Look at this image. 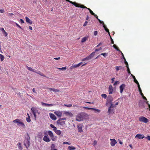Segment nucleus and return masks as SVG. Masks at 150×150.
<instances>
[{"mask_svg":"<svg viewBox=\"0 0 150 150\" xmlns=\"http://www.w3.org/2000/svg\"><path fill=\"white\" fill-rule=\"evenodd\" d=\"M87 115V114L84 112L80 113L76 116V120L78 121L83 120L85 118Z\"/></svg>","mask_w":150,"mask_h":150,"instance_id":"nucleus-1","label":"nucleus"},{"mask_svg":"<svg viewBox=\"0 0 150 150\" xmlns=\"http://www.w3.org/2000/svg\"><path fill=\"white\" fill-rule=\"evenodd\" d=\"M13 122L14 123H17V125L18 126H21L23 128L25 127V126L24 123L19 119H16L13 120Z\"/></svg>","mask_w":150,"mask_h":150,"instance_id":"nucleus-2","label":"nucleus"},{"mask_svg":"<svg viewBox=\"0 0 150 150\" xmlns=\"http://www.w3.org/2000/svg\"><path fill=\"white\" fill-rule=\"evenodd\" d=\"M109 104H110V106L108 108V113L109 115H110L111 113L113 112L114 110L112 108H115L116 107V106L113 105L112 103H110Z\"/></svg>","mask_w":150,"mask_h":150,"instance_id":"nucleus-3","label":"nucleus"},{"mask_svg":"<svg viewBox=\"0 0 150 150\" xmlns=\"http://www.w3.org/2000/svg\"><path fill=\"white\" fill-rule=\"evenodd\" d=\"M113 100V98L111 96H108L107 98V101L105 103L106 106H108L109 103H112Z\"/></svg>","mask_w":150,"mask_h":150,"instance_id":"nucleus-4","label":"nucleus"},{"mask_svg":"<svg viewBox=\"0 0 150 150\" xmlns=\"http://www.w3.org/2000/svg\"><path fill=\"white\" fill-rule=\"evenodd\" d=\"M31 110L35 118H36V113H37L38 114H40L39 112H38V110L36 108L34 107H32L31 108Z\"/></svg>","mask_w":150,"mask_h":150,"instance_id":"nucleus-5","label":"nucleus"},{"mask_svg":"<svg viewBox=\"0 0 150 150\" xmlns=\"http://www.w3.org/2000/svg\"><path fill=\"white\" fill-rule=\"evenodd\" d=\"M139 121L145 123H146L149 122V120L147 118L143 116L140 117H139Z\"/></svg>","mask_w":150,"mask_h":150,"instance_id":"nucleus-6","label":"nucleus"},{"mask_svg":"<svg viewBox=\"0 0 150 150\" xmlns=\"http://www.w3.org/2000/svg\"><path fill=\"white\" fill-rule=\"evenodd\" d=\"M57 123L59 126H63L65 124V122L63 120H62L61 119H59Z\"/></svg>","mask_w":150,"mask_h":150,"instance_id":"nucleus-7","label":"nucleus"},{"mask_svg":"<svg viewBox=\"0 0 150 150\" xmlns=\"http://www.w3.org/2000/svg\"><path fill=\"white\" fill-rule=\"evenodd\" d=\"M144 104V102L143 101L140 100L139 102L138 105L139 107L140 108L143 109L145 108Z\"/></svg>","mask_w":150,"mask_h":150,"instance_id":"nucleus-8","label":"nucleus"},{"mask_svg":"<svg viewBox=\"0 0 150 150\" xmlns=\"http://www.w3.org/2000/svg\"><path fill=\"white\" fill-rule=\"evenodd\" d=\"M95 53V52H92L89 56L86 57V59L89 60L91 59L94 56Z\"/></svg>","mask_w":150,"mask_h":150,"instance_id":"nucleus-9","label":"nucleus"},{"mask_svg":"<svg viewBox=\"0 0 150 150\" xmlns=\"http://www.w3.org/2000/svg\"><path fill=\"white\" fill-rule=\"evenodd\" d=\"M111 141L110 144L112 146H115L116 144L117 143V142L116 140L114 139H110Z\"/></svg>","mask_w":150,"mask_h":150,"instance_id":"nucleus-10","label":"nucleus"},{"mask_svg":"<svg viewBox=\"0 0 150 150\" xmlns=\"http://www.w3.org/2000/svg\"><path fill=\"white\" fill-rule=\"evenodd\" d=\"M77 6H76L77 7H80L82 8H86L87 9H88L89 11V12L90 11V10H91L90 8H87L86 6H84L82 5H80V4H79L77 3H76Z\"/></svg>","mask_w":150,"mask_h":150,"instance_id":"nucleus-11","label":"nucleus"},{"mask_svg":"<svg viewBox=\"0 0 150 150\" xmlns=\"http://www.w3.org/2000/svg\"><path fill=\"white\" fill-rule=\"evenodd\" d=\"M82 125L81 124H80L78 125L77 126V128L78 130V131L79 132H83V130L82 129Z\"/></svg>","mask_w":150,"mask_h":150,"instance_id":"nucleus-12","label":"nucleus"},{"mask_svg":"<svg viewBox=\"0 0 150 150\" xmlns=\"http://www.w3.org/2000/svg\"><path fill=\"white\" fill-rule=\"evenodd\" d=\"M49 114L50 118L52 120H56L57 118L54 114L51 113H50Z\"/></svg>","mask_w":150,"mask_h":150,"instance_id":"nucleus-13","label":"nucleus"},{"mask_svg":"<svg viewBox=\"0 0 150 150\" xmlns=\"http://www.w3.org/2000/svg\"><path fill=\"white\" fill-rule=\"evenodd\" d=\"M113 91V87L111 85H110L109 87L108 92L110 94H112Z\"/></svg>","mask_w":150,"mask_h":150,"instance_id":"nucleus-14","label":"nucleus"},{"mask_svg":"<svg viewBox=\"0 0 150 150\" xmlns=\"http://www.w3.org/2000/svg\"><path fill=\"white\" fill-rule=\"evenodd\" d=\"M54 114L59 117H61L62 115V112L60 111H55L54 112Z\"/></svg>","mask_w":150,"mask_h":150,"instance_id":"nucleus-15","label":"nucleus"},{"mask_svg":"<svg viewBox=\"0 0 150 150\" xmlns=\"http://www.w3.org/2000/svg\"><path fill=\"white\" fill-rule=\"evenodd\" d=\"M47 88L51 92L53 91L55 92H56L60 91V90L59 89H56V88Z\"/></svg>","mask_w":150,"mask_h":150,"instance_id":"nucleus-16","label":"nucleus"},{"mask_svg":"<svg viewBox=\"0 0 150 150\" xmlns=\"http://www.w3.org/2000/svg\"><path fill=\"white\" fill-rule=\"evenodd\" d=\"M145 137L143 134H137L135 138H138V139H142L144 138Z\"/></svg>","mask_w":150,"mask_h":150,"instance_id":"nucleus-17","label":"nucleus"},{"mask_svg":"<svg viewBox=\"0 0 150 150\" xmlns=\"http://www.w3.org/2000/svg\"><path fill=\"white\" fill-rule=\"evenodd\" d=\"M43 140L47 142H48L50 141V139L46 135H45L43 138Z\"/></svg>","mask_w":150,"mask_h":150,"instance_id":"nucleus-18","label":"nucleus"},{"mask_svg":"<svg viewBox=\"0 0 150 150\" xmlns=\"http://www.w3.org/2000/svg\"><path fill=\"white\" fill-rule=\"evenodd\" d=\"M125 87V84H123L120 86V93H122L123 90L124 88Z\"/></svg>","mask_w":150,"mask_h":150,"instance_id":"nucleus-19","label":"nucleus"},{"mask_svg":"<svg viewBox=\"0 0 150 150\" xmlns=\"http://www.w3.org/2000/svg\"><path fill=\"white\" fill-rule=\"evenodd\" d=\"M26 21L27 23H29L30 24L33 23V21H32L28 17H25Z\"/></svg>","mask_w":150,"mask_h":150,"instance_id":"nucleus-20","label":"nucleus"},{"mask_svg":"<svg viewBox=\"0 0 150 150\" xmlns=\"http://www.w3.org/2000/svg\"><path fill=\"white\" fill-rule=\"evenodd\" d=\"M0 30L2 32L3 34H4L6 36L8 34L5 31L3 28H1Z\"/></svg>","mask_w":150,"mask_h":150,"instance_id":"nucleus-21","label":"nucleus"},{"mask_svg":"<svg viewBox=\"0 0 150 150\" xmlns=\"http://www.w3.org/2000/svg\"><path fill=\"white\" fill-rule=\"evenodd\" d=\"M35 73H37L38 74H39L40 75L45 77H46L45 75L43 73L41 72L40 71H37L36 70V72Z\"/></svg>","mask_w":150,"mask_h":150,"instance_id":"nucleus-22","label":"nucleus"},{"mask_svg":"<svg viewBox=\"0 0 150 150\" xmlns=\"http://www.w3.org/2000/svg\"><path fill=\"white\" fill-rule=\"evenodd\" d=\"M98 20V21L100 23H101V24H104V22L103 21H101L98 18V16L96 15L95 14V15H93Z\"/></svg>","mask_w":150,"mask_h":150,"instance_id":"nucleus-23","label":"nucleus"},{"mask_svg":"<svg viewBox=\"0 0 150 150\" xmlns=\"http://www.w3.org/2000/svg\"><path fill=\"white\" fill-rule=\"evenodd\" d=\"M41 104L42 105H45L47 106H52L53 105L52 104H48L43 102H42Z\"/></svg>","mask_w":150,"mask_h":150,"instance_id":"nucleus-24","label":"nucleus"},{"mask_svg":"<svg viewBox=\"0 0 150 150\" xmlns=\"http://www.w3.org/2000/svg\"><path fill=\"white\" fill-rule=\"evenodd\" d=\"M123 69V67L122 66H116L115 67V69L116 71H117L120 70L122 69Z\"/></svg>","mask_w":150,"mask_h":150,"instance_id":"nucleus-25","label":"nucleus"},{"mask_svg":"<svg viewBox=\"0 0 150 150\" xmlns=\"http://www.w3.org/2000/svg\"><path fill=\"white\" fill-rule=\"evenodd\" d=\"M48 134L50 137H53V134L51 131H48Z\"/></svg>","mask_w":150,"mask_h":150,"instance_id":"nucleus-26","label":"nucleus"},{"mask_svg":"<svg viewBox=\"0 0 150 150\" xmlns=\"http://www.w3.org/2000/svg\"><path fill=\"white\" fill-rule=\"evenodd\" d=\"M27 67V69H28L30 71L33 72H36L35 70L33 69L32 68L29 67H28V66Z\"/></svg>","mask_w":150,"mask_h":150,"instance_id":"nucleus-27","label":"nucleus"},{"mask_svg":"<svg viewBox=\"0 0 150 150\" xmlns=\"http://www.w3.org/2000/svg\"><path fill=\"white\" fill-rule=\"evenodd\" d=\"M88 37H84L81 40V42L83 43L84 42L88 39Z\"/></svg>","mask_w":150,"mask_h":150,"instance_id":"nucleus-28","label":"nucleus"},{"mask_svg":"<svg viewBox=\"0 0 150 150\" xmlns=\"http://www.w3.org/2000/svg\"><path fill=\"white\" fill-rule=\"evenodd\" d=\"M92 110H94L95 112L96 113H99L100 112V110L95 108H92Z\"/></svg>","mask_w":150,"mask_h":150,"instance_id":"nucleus-29","label":"nucleus"},{"mask_svg":"<svg viewBox=\"0 0 150 150\" xmlns=\"http://www.w3.org/2000/svg\"><path fill=\"white\" fill-rule=\"evenodd\" d=\"M69 150H74L76 149V148L73 146H69L68 147Z\"/></svg>","mask_w":150,"mask_h":150,"instance_id":"nucleus-30","label":"nucleus"},{"mask_svg":"<svg viewBox=\"0 0 150 150\" xmlns=\"http://www.w3.org/2000/svg\"><path fill=\"white\" fill-rule=\"evenodd\" d=\"M113 47L117 51H120V52H121V51L114 44L113 45Z\"/></svg>","mask_w":150,"mask_h":150,"instance_id":"nucleus-31","label":"nucleus"},{"mask_svg":"<svg viewBox=\"0 0 150 150\" xmlns=\"http://www.w3.org/2000/svg\"><path fill=\"white\" fill-rule=\"evenodd\" d=\"M138 87V89H139V92L140 95H141V96H143L144 94L142 92V90H141L140 86L139 87Z\"/></svg>","mask_w":150,"mask_h":150,"instance_id":"nucleus-32","label":"nucleus"},{"mask_svg":"<svg viewBox=\"0 0 150 150\" xmlns=\"http://www.w3.org/2000/svg\"><path fill=\"white\" fill-rule=\"evenodd\" d=\"M55 132L58 135H60L61 134V131L59 130H57L55 131Z\"/></svg>","mask_w":150,"mask_h":150,"instance_id":"nucleus-33","label":"nucleus"},{"mask_svg":"<svg viewBox=\"0 0 150 150\" xmlns=\"http://www.w3.org/2000/svg\"><path fill=\"white\" fill-rule=\"evenodd\" d=\"M103 24V27L105 29V30L106 31V32H109V30L107 28L106 26L104 24Z\"/></svg>","mask_w":150,"mask_h":150,"instance_id":"nucleus-34","label":"nucleus"},{"mask_svg":"<svg viewBox=\"0 0 150 150\" xmlns=\"http://www.w3.org/2000/svg\"><path fill=\"white\" fill-rule=\"evenodd\" d=\"M55 145L54 144H51V150H53V149H55Z\"/></svg>","mask_w":150,"mask_h":150,"instance_id":"nucleus-35","label":"nucleus"},{"mask_svg":"<svg viewBox=\"0 0 150 150\" xmlns=\"http://www.w3.org/2000/svg\"><path fill=\"white\" fill-rule=\"evenodd\" d=\"M65 114L66 115H72V114L71 112H64Z\"/></svg>","mask_w":150,"mask_h":150,"instance_id":"nucleus-36","label":"nucleus"},{"mask_svg":"<svg viewBox=\"0 0 150 150\" xmlns=\"http://www.w3.org/2000/svg\"><path fill=\"white\" fill-rule=\"evenodd\" d=\"M134 82L136 83L137 85V86L139 87L140 86L139 83L138 82V81L136 79H135L134 80Z\"/></svg>","mask_w":150,"mask_h":150,"instance_id":"nucleus-37","label":"nucleus"},{"mask_svg":"<svg viewBox=\"0 0 150 150\" xmlns=\"http://www.w3.org/2000/svg\"><path fill=\"white\" fill-rule=\"evenodd\" d=\"M0 58L1 59V61H3L4 58V55L1 54H0Z\"/></svg>","mask_w":150,"mask_h":150,"instance_id":"nucleus-38","label":"nucleus"},{"mask_svg":"<svg viewBox=\"0 0 150 150\" xmlns=\"http://www.w3.org/2000/svg\"><path fill=\"white\" fill-rule=\"evenodd\" d=\"M101 96L104 98L105 99L107 98V95L105 94H102L101 95Z\"/></svg>","mask_w":150,"mask_h":150,"instance_id":"nucleus-39","label":"nucleus"},{"mask_svg":"<svg viewBox=\"0 0 150 150\" xmlns=\"http://www.w3.org/2000/svg\"><path fill=\"white\" fill-rule=\"evenodd\" d=\"M64 105L65 106L68 107H71L72 106V105L71 104H68V105L67 104H64Z\"/></svg>","mask_w":150,"mask_h":150,"instance_id":"nucleus-40","label":"nucleus"},{"mask_svg":"<svg viewBox=\"0 0 150 150\" xmlns=\"http://www.w3.org/2000/svg\"><path fill=\"white\" fill-rule=\"evenodd\" d=\"M26 120L28 122H30L31 121L30 117H27L26 118Z\"/></svg>","mask_w":150,"mask_h":150,"instance_id":"nucleus-41","label":"nucleus"},{"mask_svg":"<svg viewBox=\"0 0 150 150\" xmlns=\"http://www.w3.org/2000/svg\"><path fill=\"white\" fill-rule=\"evenodd\" d=\"M57 69H58L60 70H65L67 68L66 67H63L62 68H57Z\"/></svg>","mask_w":150,"mask_h":150,"instance_id":"nucleus-42","label":"nucleus"},{"mask_svg":"<svg viewBox=\"0 0 150 150\" xmlns=\"http://www.w3.org/2000/svg\"><path fill=\"white\" fill-rule=\"evenodd\" d=\"M51 138L52 140V141H55L56 140V137H54V135H53V137H50Z\"/></svg>","mask_w":150,"mask_h":150,"instance_id":"nucleus-43","label":"nucleus"},{"mask_svg":"<svg viewBox=\"0 0 150 150\" xmlns=\"http://www.w3.org/2000/svg\"><path fill=\"white\" fill-rule=\"evenodd\" d=\"M51 138L52 140V141H55L56 140V137H54V135H53V137H50Z\"/></svg>","mask_w":150,"mask_h":150,"instance_id":"nucleus-44","label":"nucleus"},{"mask_svg":"<svg viewBox=\"0 0 150 150\" xmlns=\"http://www.w3.org/2000/svg\"><path fill=\"white\" fill-rule=\"evenodd\" d=\"M100 55H103V56L105 57H106L107 55V54L106 53H101Z\"/></svg>","mask_w":150,"mask_h":150,"instance_id":"nucleus-45","label":"nucleus"},{"mask_svg":"<svg viewBox=\"0 0 150 150\" xmlns=\"http://www.w3.org/2000/svg\"><path fill=\"white\" fill-rule=\"evenodd\" d=\"M119 81H116L114 83V85H116L117 84H119Z\"/></svg>","mask_w":150,"mask_h":150,"instance_id":"nucleus-46","label":"nucleus"},{"mask_svg":"<svg viewBox=\"0 0 150 150\" xmlns=\"http://www.w3.org/2000/svg\"><path fill=\"white\" fill-rule=\"evenodd\" d=\"M83 108L84 109H87L88 110H92V108H90L87 107H83Z\"/></svg>","mask_w":150,"mask_h":150,"instance_id":"nucleus-47","label":"nucleus"},{"mask_svg":"<svg viewBox=\"0 0 150 150\" xmlns=\"http://www.w3.org/2000/svg\"><path fill=\"white\" fill-rule=\"evenodd\" d=\"M127 67V70L128 73L129 74H130V71L129 70V67Z\"/></svg>","mask_w":150,"mask_h":150,"instance_id":"nucleus-48","label":"nucleus"},{"mask_svg":"<svg viewBox=\"0 0 150 150\" xmlns=\"http://www.w3.org/2000/svg\"><path fill=\"white\" fill-rule=\"evenodd\" d=\"M125 63L126 65V66L127 67H129L128 64V62L126 61V60H125Z\"/></svg>","mask_w":150,"mask_h":150,"instance_id":"nucleus-49","label":"nucleus"},{"mask_svg":"<svg viewBox=\"0 0 150 150\" xmlns=\"http://www.w3.org/2000/svg\"><path fill=\"white\" fill-rule=\"evenodd\" d=\"M110 39H111V43L113 44H114V41L110 35Z\"/></svg>","mask_w":150,"mask_h":150,"instance_id":"nucleus-50","label":"nucleus"},{"mask_svg":"<svg viewBox=\"0 0 150 150\" xmlns=\"http://www.w3.org/2000/svg\"><path fill=\"white\" fill-rule=\"evenodd\" d=\"M98 31H94V35H95V36H96L97 35V34H98Z\"/></svg>","mask_w":150,"mask_h":150,"instance_id":"nucleus-51","label":"nucleus"},{"mask_svg":"<svg viewBox=\"0 0 150 150\" xmlns=\"http://www.w3.org/2000/svg\"><path fill=\"white\" fill-rule=\"evenodd\" d=\"M87 23H88V22H87V21H85V23H84V24H83V26H86V25H87Z\"/></svg>","mask_w":150,"mask_h":150,"instance_id":"nucleus-52","label":"nucleus"},{"mask_svg":"<svg viewBox=\"0 0 150 150\" xmlns=\"http://www.w3.org/2000/svg\"><path fill=\"white\" fill-rule=\"evenodd\" d=\"M89 12L92 15H94L95 13L93 12V11L91 10H90V11Z\"/></svg>","mask_w":150,"mask_h":150,"instance_id":"nucleus-53","label":"nucleus"},{"mask_svg":"<svg viewBox=\"0 0 150 150\" xmlns=\"http://www.w3.org/2000/svg\"><path fill=\"white\" fill-rule=\"evenodd\" d=\"M16 25L18 27H19V28H20V29H22V28L17 23H16Z\"/></svg>","mask_w":150,"mask_h":150,"instance_id":"nucleus-54","label":"nucleus"},{"mask_svg":"<svg viewBox=\"0 0 150 150\" xmlns=\"http://www.w3.org/2000/svg\"><path fill=\"white\" fill-rule=\"evenodd\" d=\"M145 138L147 139L149 141L150 140V136H148L145 137Z\"/></svg>","mask_w":150,"mask_h":150,"instance_id":"nucleus-55","label":"nucleus"},{"mask_svg":"<svg viewBox=\"0 0 150 150\" xmlns=\"http://www.w3.org/2000/svg\"><path fill=\"white\" fill-rule=\"evenodd\" d=\"M102 49L101 47H100L98 49H97L95 50V51H98Z\"/></svg>","mask_w":150,"mask_h":150,"instance_id":"nucleus-56","label":"nucleus"},{"mask_svg":"<svg viewBox=\"0 0 150 150\" xmlns=\"http://www.w3.org/2000/svg\"><path fill=\"white\" fill-rule=\"evenodd\" d=\"M146 103L147 104L149 109V110L150 111V105L148 103V101H147L146 102Z\"/></svg>","mask_w":150,"mask_h":150,"instance_id":"nucleus-57","label":"nucleus"},{"mask_svg":"<svg viewBox=\"0 0 150 150\" xmlns=\"http://www.w3.org/2000/svg\"><path fill=\"white\" fill-rule=\"evenodd\" d=\"M82 62H81L77 64H77V67H79V66H80L82 64Z\"/></svg>","mask_w":150,"mask_h":150,"instance_id":"nucleus-58","label":"nucleus"},{"mask_svg":"<svg viewBox=\"0 0 150 150\" xmlns=\"http://www.w3.org/2000/svg\"><path fill=\"white\" fill-rule=\"evenodd\" d=\"M63 144H68V145H70L71 144L70 143H69L68 142H64L63 143Z\"/></svg>","mask_w":150,"mask_h":150,"instance_id":"nucleus-59","label":"nucleus"},{"mask_svg":"<svg viewBox=\"0 0 150 150\" xmlns=\"http://www.w3.org/2000/svg\"><path fill=\"white\" fill-rule=\"evenodd\" d=\"M74 69V67L73 65H72V66H71L70 67V69Z\"/></svg>","mask_w":150,"mask_h":150,"instance_id":"nucleus-60","label":"nucleus"},{"mask_svg":"<svg viewBox=\"0 0 150 150\" xmlns=\"http://www.w3.org/2000/svg\"><path fill=\"white\" fill-rule=\"evenodd\" d=\"M54 59L58 60L60 59V57H57V58L55 57V58H54Z\"/></svg>","mask_w":150,"mask_h":150,"instance_id":"nucleus-61","label":"nucleus"},{"mask_svg":"<svg viewBox=\"0 0 150 150\" xmlns=\"http://www.w3.org/2000/svg\"><path fill=\"white\" fill-rule=\"evenodd\" d=\"M0 12L1 13H4V9H0Z\"/></svg>","mask_w":150,"mask_h":150,"instance_id":"nucleus-62","label":"nucleus"},{"mask_svg":"<svg viewBox=\"0 0 150 150\" xmlns=\"http://www.w3.org/2000/svg\"><path fill=\"white\" fill-rule=\"evenodd\" d=\"M20 22L22 24L24 23V21L22 19H20Z\"/></svg>","mask_w":150,"mask_h":150,"instance_id":"nucleus-63","label":"nucleus"},{"mask_svg":"<svg viewBox=\"0 0 150 150\" xmlns=\"http://www.w3.org/2000/svg\"><path fill=\"white\" fill-rule=\"evenodd\" d=\"M50 126L52 128H54L55 126H54L52 124H51L50 125Z\"/></svg>","mask_w":150,"mask_h":150,"instance_id":"nucleus-64","label":"nucleus"}]
</instances>
